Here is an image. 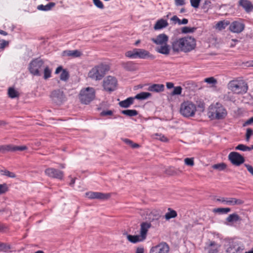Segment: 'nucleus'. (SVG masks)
Returning <instances> with one entry per match:
<instances>
[{
    "label": "nucleus",
    "mask_w": 253,
    "mask_h": 253,
    "mask_svg": "<svg viewBox=\"0 0 253 253\" xmlns=\"http://www.w3.org/2000/svg\"><path fill=\"white\" fill-rule=\"evenodd\" d=\"M196 47V40L191 36L172 39L171 42V47L174 53L190 52Z\"/></svg>",
    "instance_id": "f257e3e1"
},
{
    "label": "nucleus",
    "mask_w": 253,
    "mask_h": 253,
    "mask_svg": "<svg viewBox=\"0 0 253 253\" xmlns=\"http://www.w3.org/2000/svg\"><path fill=\"white\" fill-rule=\"evenodd\" d=\"M208 115L211 119L221 120L226 117L227 111L221 104L216 103L210 106Z\"/></svg>",
    "instance_id": "f03ea898"
},
{
    "label": "nucleus",
    "mask_w": 253,
    "mask_h": 253,
    "mask_svg": "<svg viewBox=\"0 0 253 253\" xmlns=\"http://www.w3.org/2000/svg\"><path fill=\"white\" fill-rule=\"evenodd\" d=\"M125 56L131 59H153L155 57L151 54L150 52L142 48H133L131 50H129L125 53Z\"/></svg>",
    "instance_id": "7ed1b4c3"
},
{
    "label": "nucleus",
    "mask_w": 253,
    "mask_h": 253,
    "mask_svg": "<svg viewBox=\"0 0 253 253\" xmlns=\"http://www.w3.org/2000/svg\"><path fill=\"white\" fill-rule=\"evenodd\" d=\"M196 111V105L190 101H184L180 105V113L185 118L194 117Z\"/></svg>",
    "instance_id": "20e7f679"
},
{
    "label": "nucleus",
    "mask_w": 253,
    "mask_h": 253,
    "mask_svg": "<svg viewBox=\"0 0 253 253\" xmlns=\"http://www.w3.org/2000/svg\"><path fill=\"white\" fill-rule=\"evenodd\" d=\"M109 70L107 65L100 64L93 68L88 73V77L96 81L101 80Z\"/></svg>",
    "instance_id": "39448f33"
},
{
    "label": "nucleus",
    "mask_w": 253,
    "mask_h": 253,
    "mask_svg": "<svg viewBox=\"0 0 253 253\" xmlns=\"http://www.w3.org/2000/svg\"><path fill=\"white\" fill-rule=\"evenodd\" d=\"M228 88L235 93H246L248 90V85L243 81L233 80L228 84Z\"/></svg>",
    "instance_id": "423d86ee"
},
{
    "label": "nucleus",
    "mask_w": 253,
    "mask_h": 253,
    "mask_svg": "<svg viewBox=\"0 0 253 253\" xmlns=\"http://www.w3.org/2000/svg\"><path fill=\"white\" fill-rule=\"evenodd\" d=\"M95 97V90L92 87H86L82 89L79 94L81 102L85 104L90 102Z\"/></svg>",
    "instance_id": "0eeeda50"
},
{
    "label": "nucleus",
    "mask_w": 253,
    "mask_h": 253,
    "mask_svg": "<svg viewBox=\"0 0 253 253\" xmlns=\"http://www.w3.org/2000/svg\"><path fill=\"white\" fill-rule=\"evenodd\" d=\"M44 67L43 61L40 58H36L32 60L29 64V70L32 75L40 76L42 75L41 71Z\"/></svg>",
    "instance_id": "6e6552de"
},
{
    "label": "nucleus",
    "mask_w": 253,
    "mask_h": 253,
    "mask_svg": "<svg viewBox=\"0 0 253 253\" xmlns=\"http://www.w3.org/2000/svg\"><path fill=\"white\" fill-rule=\"evenodd\" d=\"M117 83V80L114 77H107L103 81V86L104 90L109 92L114 91L116 89Z\"/></svg>",
    "instance_id": "1a4fd4ad"
},
{
    "label": "nucleus",
    "mask_w": 253,
    "mask_h": 253,
    "mask_svg": "<svg viewBox=\"0 0 253 253\" xmlns=\"http://www.w3.org/2000/svg\"><path fill=\"white\" fill-rule=\"evenodd\" d=\"M228 160L235 166H239L245 162V158L237 152H231L228 155Z\"/></svg>",
    "instance_id": "9d476101"
},
{
    "label": "nucleus",
    "mask_w": 253,
    "mask_h": 253,
    "mask_svg": "<svg viewBox=\"0 0 253 253\" xmlns=\"http://www.w3.org/2000/svg\"><path fill=\"white\" fill-rule=\"evenodd\" d=\"M50 96L52 100L58 105H60L66 100L65 95L63 91L60 89L52 91Z\"/></svg>",
    "instance_id": "9b49d317"
},
{
    "label": "nucleus",
    "mask_w": 253,
    "mask_h": 253,
    "mask_svg": "<svg viewBox=\"0 0 253 253\" xmlns=\"http://www.w3.org/2000/svg\"><path fill=\"white\" fill-rule=\"evenodd\" d=\"M45 174L51 178L62 179L64 176L63 172L58 169L49 168L45 169Z\"/></svg>",
    "instance_id": "f8f14e48"
},
{
    "label": "nucleus",
    "mask_w": 253,
    "mask_h": 253,
    "mask_svg": "<svg viewBox=\"0 0 253 253\" xmlns=\"http://www.w3.org/2000/svg\"><path fill=\"white\" fill-rule=\"evenodd\" d=\"M229 30L234 33H240L245 29V25L241 21H234L229 24Z\"/></svg>",
    "instance_id": "ddd939ff"
},
{
    "label": "nucleus",
    "mask_w": 253,
    "mask_h": 253,
    "mask_svg": "<svg viewBox=\"0 0 253 253\" xmlns=\"http://www.w3.org/2000/svg\"><path fill=\"white\" fill-rule=\"evenodd\" d=\"M169 248L165 242H162L158 245L153 247L150 251V253H169Z\"/></svg>",
    "instance_id": "4468645a"
},
{
    "label": "nucleus",
    "mask_w": 253,
    "mask_h": 253,
    "mask_svg": "<svg viewBox=\"0 0 253 253\" xmlns=\"http://www.w3.org/2000/svg\"><path fill=\"white\" fill-rule=\"evenodd\" d=\"M86 196L90 199H108L110 197L109 193H103L98 192H88L85 193Z\"/></svg>",
    "instance_id": "2eb2a0df"
},
{
    "label": "nucleus",
    "mask_w": 253,
    "mask_h": 253,
    "mask_svg": "<svg viewBox=\"0 0 253 253\" xmlns=\"http://www.w3.org/2000/svg\"><path fill=\"white\" fill-rule=\"evenodd\" d=\"M206 249L208 250V253H223L221 246L214 241H211L207 245Z\"/></svg>",
    "instance_id": "dca6fc26"
},
{
    "label": "nucleus",
    "mask_w": 253,
    "mask_h": 253,
    "mask_svg": "<svg viewBox=\"0 0 253 253\" xmlns=\"http://www.w3.org/2000/svg\"><path fill=\"white\" fill-rule=\"evenodd\" d=\"M244 250V246L243 245H239L236 242H232L230 243L226 252L227 253H242Z\"/></svg>",
    "instance_id": "f3484780"
},
{
    "label": "nucleus",
    "mask_w": 253,
    "mask_h": 253,
    "mask_svg": "<svg viewBox=\"0 0 253 253\" xmlns=\"http://www.w3.org/2000/svg\"><path fill=\"white\" fill-rule=\"evenodd\" d=\"M152 225L150 222L147 221L142 222L140 224V235L142 239H146L148 230L151 228Z\"/></svg>",
    "instance_id": "a211bd4d"
},
{
    "label": "nucleus",
    "mask_w": 253,
    "mask_h": 253,
    "mask_svg": "<svg viewBox=\"0 0 253 253\" xmlns=\"http://www.w3.org/2000/svg\"><path fill=\"white\" fill-rule=\"evenodd\" d=\"M152 225L150 222L147 221L142 222L140 224V235L142 239H146L148 230L151 228Z\"/></svg>",
    "instance_id": "6ab92c4d"
},
{
    "label": "nucleus",
    "mask_w": 253,
    "mask_h": 253,
    "mask_svg": "<svg viewBox=\"0 0 253 253\" xmlns=\"http://www.w3.org/2000/svg\"><path fill=\"white\" fill-rule=\"evenodd\" d=\"M169 37L165 34H161L156 37V38H153L152 41L157 45H163L168 43Z\"/></svg>",
    "instance_id": "aec40b11"
},
{
    "label": "nucleus",
    "mask_w": 253,
    "mask_h": 253,
    "mask_svg": "<svg viewBox=\"0 0 253 253\" xmlns=\"http://www.w3.org/2000/svg\"><path fill=\"white\" fill-rule=\"evenodd\" d=\"M122 67L127 71L133 72L138 70L137 63L133 61L123 62L121 63Z\"/></svg>",
    "instance_id": "412c9836"
},
{
    "label": "nucleus",
    "mask_w": 253,
    "mask_h": 253,
    "mask_svg": "<svg viewBox=\"0 0 253 253\" xmlns=\"http://www.w3.org/2000/svg\"><path fill=\"white\" fill-rule=\"evenodd\" d=\"M239 5L242 7L247 13H249L253 10V4L251 1L248 0H240L239 1Z\"/></svg>",
    "instance_id": "4be33fe9"
},
{
    "label": "nucleus",
    "mask_w": 253,
    "mask_h": 253,
    "mask_svg": "<svg viewBox=\"0 0 253 253\" xmlns=\"http://www.w3.org/2000/svg\"><path fill=\"white\" fill-rule=\"evenodd\" d=\"M161 217V211L157 210H153L149 214H147L146 218L151 222L155 220H158Z\"/></svg>",
    "instance_id": "5701e85b"
},
{
    "label": "nucleus",
    "mask_w": 253,
    "mask_h": 253,
    "mask_svg": "<svg viewBox=\"0 0 253 253\" xmlns=\"http://www.w3.org/2000/svg\"><path fill=\"white\" fill-rule=\"evenodd\" d=\"M62 73L60 76V79L62 81H66L69 77V74L68 72L66 69H63L62 66L58 67L55 72V74H58L60 72Z\"/></svg>",
    "instance_id": "b1692460"
},
{
    "label": "nucleus",
    "mask_w": 253,
    "mask_h": 253,
    "mask_svg": "<svg viewBox=\"0 0 253 253\" xmlns=\"http://www.w3.org/2000/svg\"><path fill=\"white\" fill-rule=\"evenodd\" d=\"M160 45L156 47V51L162 54L169 55L170 52V48L168 43Z\"/></svg>",
    "instance_id": "393cba45"
},
{
    "label": "nucleus",
    "mask_w": 253,
    "mask_h": 253,
    "mask_svg": "<svg viewBox=\"0 0 253 253\" xmlns=\"http://www.w3.org/2000/svg\"><path fill=\"white\" fill-rule=\"evenodd\" d=\"M165 86L163 84H153L148 87V90L151 92H160L164 91Z\"/></svg>",
    "instance_id": "a878e982"
},
{
    "label": "nucleus",
    "mask_w": 253,
    "mask_h": 253,
    "mask_svg": "<svg viewBox=\"0 0 253 253\" xmlns=\"http://www.w3.org/2000/svg\"><path fill=\"white\" fill-rule=\"evenodd\" d=\"M169 24L167 20L163 19L158 20L154 25L155 30H160L166 28L168 26Z\"/></svg>",
    "instance_id": "bb28decb"
},
{
    "label": "nucleus",
    "mask_w": 253,
    "mask_h": 253,
    "mask_svg": "<svg viewBox=\"0 0 253 253\" xmlns=\"http://www.w3.org/2000/svg\"><path fill=\"white\" fill-rule=\"evenodd\" d=\"M134 98L132 97H128L126 99L121 101L119 103L120 107L122 108H128L133 103Z\"/></svg>",
    "instance_id": "cd10ccee"
},
{
    "label": "nucleus",
    "mask_w": 253,
    "mask_h": 253,
    "mask_svg": "<svg viewBox=\"0 0 253 253\" xmlns=\"http://www.w3.org/2000/svg\"><path fill=\"white\" fill-rule=\"evenodd\" d=\"M241 217L236 213L230 214L226 218V221L229 223L237 222L238 221H241Z\"/></svg>",
    "instance_id": "c85d7f7f"
},
{
    "label": "nucleus",
    "mask_w": 253,
    "mask_h": 253,
    "mask_svg": "<svg viewBox=\"0 0 253 253\" xmlns=\"http://www.w3.org/2000/svg\"><path fill=\"white\" fill-rule=\"evenodd\" d=\"M244 203L241 199L235 198H227V205L230 206L241 205Z\"/></svg>",
    "instance_id": "c756f323"
},
{
    "label": "nucleus",
    "mask_w": 253,
    "mask_h": 253,
    "mask_svg": "<svg viewBox=\"0 0 253 253\" xmlns=\"http://www.w3.org/2000/svg\"><path fill=\"white\" fill-rule=\"evenodd\" d=\"M127 240L132 243H136L137 242L143 241L144 240L142 239L141 236L139 235H128L127 236Z\"/></svg>",
    "instance_id": "7c9ffc66"
},
{
    "label": "nucleus",
    "mask_w": 253,
    "mask_h": 253,
    "mask_svg": "<svg viewBox=\"0 0 253 253\" xmlns=\"http://www.w3.org/2000/svg\"><path fill=\"white\" fill-rule=\"evenodd\" d=\"M55 5V3L53 2H50L45 5L41 4L38 6V9L42 11H48L50 10Z\"/></svg>",
    "instance_id": "2f4dec72"
},
{
    "label": "nucleus",
    "mask_w": 253,
    "mask_h": 253,
    "mask_svg": "<svg viewBox=\"0 0 253 253\" xmlns=\"http://www.w3.org/2000/svg\"><path fill=\"white\" fill-rule=\"evenodd\" d=\"M170 20L172 21L174 24L178 23V25H185L187 24L188 22L187 19L183 18L182 20H180L176 15L172 16L170 18Z\"/></svg>",
    "instance_id": "473e14b6"
},
{
    "label": "nucleus",
    "mask_w": 253,
    "mask_h": 253,
    "mask_svg": "<svg viewBox=\"0 0 253 253\" xmlns=\"http://www.w3.org/2000/svg\"><path fill=\"white\" fill-rule=\"evenodd\" d=\"M8 95L10 98H15L18 97L20 94L14 87H10L8 89Z\"/></svg>",
    "instance_id": "72a5a7b5"
},
{
    "label": "nucleus",
    "mask_w": 253,
    "mask_h": 253,
    "mask_svg": "<svg viewBox=\"0 0 253 253\" xmlns=\"http://www.w3.org/2000/svg\"><path fill=\"white\" fill-rule=\"evenodd\" d=\"M151 96V94L147 92H141L136 94L133 98L134 99L144 100Z\"/></svg>",
    "instance_id": "f704fd0d"
},
{
    "label": "nucleus",
    "mask_w": 253,
    "mask_h": 253,
    "mask_svg": "<svg viewBox=\"0 0 253 253\" xmlns=\"http://www.w3.org/2000/svg\"><path fill=\"white\" fill-rule=\"evenodd\" d=\"M64 53L68 56H72L74 57H80L82 55L81 52L78 50H66L65 51Z\"/></svg>",
    "instance_id": "c9c22d12"
},
{
    "label": "nucleus",
    "mask_w": 253,
    "mask_h": 253,
    "mask_svg": "<svg viewBox=\"0 0 253 253\" xmlns=\"http://www.w3.org/2000/svg\"><path fill=\"white\" fill-rule=\"evenodd\" d=\"M168 211H169L165 214V218L167 220H169L170 218H174L177 216V214L175 211L172 210L170 208H169Z\"/></svg>",
    "instance_id": "e433bc0d"
},
{
    "label": "nucleus",
    "mask_w": 253,
    "mask_h": 253,
    "mask_svg": "<svg viewBox=\"0 0 253 253\" xmlns=\"http://www.w3.org/2000/svg\"><path fill=\"white\" fill-rule=\"evenodd\" d=\"M231 211V209L229 208H216L213 210V211L215 213H218L219 214H226Z\"/></svg>",
    "instance_id": "4c0bfd02"
},
{
    "label": "nucleus",
    "mask_w": 253,
    "mask_h": 253,
    "mask_svg": "<svg viewBox=\"0 0 253 253\" xmlns=\"http://www.w3.org/2000/svg\"><path fill=\"white\" fill-rule=\"evenodd\" d=\"M52 70L48 66L43 68V79L47 80L51 77Z\"/></svg>",
    "instance_id": "58836bf2"
},
{
    "label": "nucleus",
    "mask_w": 253,
    "mask_h": 253,
    "mask_svg": "<svg viewBox=\"0 0 253 253\" xmlns=\"http://www.w3.org/2000/svg\"><path fill=\"white\" fill-rule=\"evenodd\" d=\"M121 113L128 117L136 116L138 115V112L135 110H125L122 111Z\"/></svg>",
    "instance_id": "ea45409f"
},
{
    "label": "nucleus",
    "mask_w": 253,
    "mask_h": 253,
    "mask_svg": "<svg viewBox=\"0 0 253 253\" xmlns=\"http://www.w3.org/2000/svg\"><path fill=\"white\" fill-rule=\"evenodd\" d=\"M11 249V247L10 244L0 242V252H8Z\"/></svg>",
    "instance_id": "a19ab883"
},
{
    "label": "nucleus",
    "mask_w": 253,
    "mask_h": 253,
    "mask_svg": "<svg viewBox=\"0 0 253 253\" xmlns=\"http://www.w3.org/2000/svg\"><path fill=\"white\" fill-rule=\"evenodd\" d=\"M229 24L230 22L228 21H220L216 24V27L219 30H221L224 29Z\"/></svg>",
    "instance_id": "79ce46f5"
},
{
    "label": "nucleus",
    "mask_w": 253,
    "mask_h": 253,
    "mask_svg": "<svg viewBox=\"0 0 253 253\" xmlns=\"http://www.w3.org/2000/svg\"><path fill=\"white\" fill-rule=\"evenodd\" d=\"M27 149L26 146H14L10 144V151L14 152L16 151H22Z\"/></svg>",
    "instance_id": "37998d69"
},
{
    "label": "nucleus",
    "mask_w": 253,
    "mask_h": 253,
    "mask_svg": "<svg viewBox=\"0 0 253 253\" xmlns=\"http://www.w3.org/2000/svg\"><path fill=\"white\" fill-rule=\"evenodd\" d=\"M212 168L219 171L223 170L226 168V165L224 163H219L213 165L212 166Z\"/></svg>",
    "instance_id": "c03bdc74"
},
{
    "label": "nucleus",
    "mask_w": 253,
    "mask_h": 253,
    "mask_svg": "<svg viewBox=\"0 0 253 253\" xmlns=\"http://www.w3.org/2000/svg\"><path fill=\"white\" fill-rule=\"evenodd\" d=\"M197 29L195 27H183L181 29V32L184 34L194 33Z\"/></svg>",
    "instance_id": "a18cd8bd"
},
{
    "label": "nucleus",
    "mask_w": 253,
    "mask_h": 253,
    "mask_svg": "<svg viewBox=\"0 0 253 253\" xmlns=\"http://www.w3.org/2000/svg\"><path fill=\"white\" fill-rule=\"evenodd\" d=\"M123 141L126 144L130 145L132 148H138L139 147V145L138 144L133 143L130 139L125 138L123 139Z\"/></svg>",
    "instance_id": "49530a36"
},
{
    "label": "nucleus",
    "mask_w": 253,
    "mask_h": 253,
    "mask_svg": "<svg viewBox=\"0 0 253 253\" xmlns=\"http://www.w3.org/2000/svg\"><path fill=\"white\" fill-rule=\"evenodd\" d=\"M173 88V90L171 93V95H180L181 94L182 88L180 86H177Z\"/></svg>",
    "instance_id": "de8ad7c7"
},
{
    "label": "nucleus",
    "mask_w": 253,
    "mask_h": 253,
    "mask_svg": "<svg viewBox=\"0 0 253 253\" xmlns=\"http://www.w3.org/2000/svg\"><path fill=\"white\" fill-rule=\"evenodd\" d=\"M0 172L2 175H6L9 177L14 178L16 176L14 173L10 172L7 170H1Z\"/></svg>",
    "instance_id": "09e8293b"
},
{
    "label": "nucleus",
    "mask_w": 253,
    "mask_h": 253,
    "mask_svg": "<svg viewBox=\"0 0 253 253\" xmlns=\"http://www.w3.org/2000/svg\"><path fill=\"white\" fill-rule=\"evenodd\" d=\"M7 151H10V144L0 145V153H4Z\"/></svg>",
    "instance_id": "8fccbe9b"
},
{
    "label": "nucleus",
    "mask_w": 253,
    "mask_h": 253,
    "mask_svg": "<svg viewBox=\"0 0 253 253\" xmlns=\"http://www.w3.org/2000/svg\"><path fill=\"white\" fill-rule=\"evenodd\" d=\"M94 4L98 8L102 9L104 8V6L102 2L100 0H93Z\"/></svg>",
    "instance_id": "3c124183"
},
{
    "label": "nucleus",
    "mask_w": 253,
    "mask_h": 253,
    "mask_svg": "<svg viewBox=\"0 0 253 253\" xmlns=\"http://www.w3.org/2000/svg\"><path fill=\"white\" fill-rule=\"evenodd\" d=\"M184 163L185 165L192 167L194 165L193 158H187L184 159Z\"/></svg>",
    "instance_id": "603ef678"
},
{
    "label": "nucleus",
    "mask_w": 253,
    "mask_h": 253,
    "mask_svg": "<svg viewBox=\"0 0 253 253\" xmlns=\"http://www.w3.org/2000/svg\"><path fill=\"white\" fill-rule=\"evenodd\" d=\"M7 190L8 187L6 184H0V194L5 193Z\"/></svg>",
    "instance_id": "864d4df0"
},
{
    "label": "nucleus",
    "mask_w": 253,
    "mask_h": 253,
    "mask_svg": "<svg viewBox=\"0 0 253 253\" xmlns=\"http://www.w3.org/2000/svg\"><path fill=\"white\" fill-rule=\"evenodd\" d=\"M201 0H190L191 6L195 8H198Z\"/></svg>",
    "instance_id": "5fc2aeb1"
},
{
    "label": "nucleus",
    "mask_w": 253,
    "mask_h": 253,
    "mask_svg": "<svg viewBox=\"0 0 253 253\" xmlns=\"http://www.w3.org/2000/svg\"><path fill=\"white\" fill-rule=\"evenodd\" d=\"M236 150H241L243 151H247V150H249V147L247 146L244 144H239L236 148Z\"/></svg>",
    "instance_id": "6e6d98bb"
},
{
    "label": "nucleus",
    "mask_w": 253,
    "mask_h": 253,
    "mask_svg": "<svg viewBox=\"0 0 253 253\" xmlns=\"http://www.w3.org/2000/svg\"><path fill=\"white\" fill-rule=\"evenodd\" d=\"M253 131L251 128H247V131H246V139L247 141H249V140L250 139V137L253 134Z\"/></svg>",
    "instance_id": "4d7b16f0"
},
{
    "label": "nucleus",
    "mask_w": 253,
    "mask_h": 253,
    "mask_svg": "<svg viewBox=\"0 0 253 253\" xmlns=\"http://www.w3.org/2000/svg\"><path fill=\"white\" fill-rule=\"evenodd\" d=\"M204 81L209 84H215L216 83V80L213 77L206 78Z\"/></svg>",
    "instance_id": "13d9d810"
},
{
    "label": "nucleus",
    "mask_w": 253,
    "mask_h": 253,
    "mask_svg": "<svg viewBox=\"0 0 253 253\" xmlns=\"http://www.w3.org/2000/svg\"><path fill=\"white\" fill-rule=\"evenodd\" d=\"M156 135L158 136L156 139H159L163 142H167L168 141V138L164 135L156 134Z\"/></svg>",
    "instance_id": "bf43d9fd"
},
{
    "label": "nucleus",
    "mask_w": 253,
    "mask_h": 253,
    "mask_svg": "<svg viewBox=\"0 0 253 253\" xmlns=\"http://www.w3.org/2000/svg\"><path fill=\"white\" fill-rule=\"evenodd\" d=\"M176 6H183L186 3L185 0H174Z\"/></svg>",
    "instance_id": "052dcab7"
},
{
    "label": "nucleus",
    "mask_w": 253,
    "mask_h": 253,
    "mask_svg": "<svg viewBox=\"0 0 253 253\" xmlns=\"http://www.w3.org/2000/svg\"><path fill=\"white\" fill-rule=\"evenodd\" d=\"M113 114V112L111 110H104L101 112L100 115L101 116H111Z\"/></svg>",
    "instance_id": "680f3d73"
},
{
    "label": "nucleus",
    "mask_w": 253,
    "mask_h": 253,
    "mask_svg": "<svg viewBox=\"0 0 253 253\" xmlns=\"http://www.w3.org/2000/svg\"><path fill=\"white\" fill-rule=\"evenodd\" d=\"M8 44V42L5 40L0 41V48L3 49Z\"/></svg>",
    "instance_id": "e2e57ef3"
},
{
    "label": "nucleus",
    "mask_w": 253,
    "mask_h": 253,
    "mask_svg": "<svg viewBox=\"0 0 253 253\" xmlns=\"http://www.w3.org/2000/svg\"><path fill=\"white\" fill-rule=\"evenodd\" d=\"M253 123V117H251L249 120H247L243 124V126H249Z\"/></svg>",
    "instance_id": "0e129e2a"
},
{
    "label": "nucleus",
    "mask_w": 253,
    "mask_h": 253,
    "mask_svg": "<svg viewBox=\"0 0 253 253\" xmlns=\"http://www.w3.org/2000/svg\"><path fill=\"white\" fill-rule=\"evenodd\" d=\"M245 166L246 167L248 170L253 175V167L248 164H245Z\"/></svg>",
    "instance_id": "69168bd1"
},
{
    "label": "nucleus",
    "mask_w": 253,
    "mask_h": 253,
    "mask_svg": "<svg viewBox=\"0 0 253 253\" xmlns=\"http://www.w3.org/2000/svg\"><path fill=\"white\" fill-rule=\"evenodd\" d=\"M216 201L227 205V198H222L220 199H217Z\"/></svg>",
    "instance_id": "338daca9"
},
{
    "label": "nucleus",
    "mask_w": 253,
    "mask_h": 253,
    "mask_svg": "<svg viewBox=\"0 0 253 253\" xmlns=\"http://www.w3.org/2000/svg\"><path fill=\"white\" fill-rule=\"evenodd\" d=\"M136 253H144V248L143 247H138L136 249Z\"/></svg>",
    "instance_id": "774afa93"
}]
</instances>
